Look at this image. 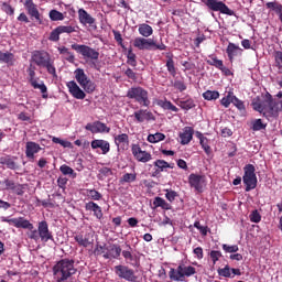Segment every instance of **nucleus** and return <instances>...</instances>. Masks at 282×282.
Segmentation results:
<instances>
[{"label": "nucleus", "mask_w": 282, "mask_h": 282, "mask_svg": "<svg viewBox=\"0 0 282 282\" xmlns=\"http://www.w3.org/2000/svg\"><path fill=\"white\" fill-rule=\"evenodd\" d=\"M37 232L42 242L47 243L48 241H54L53 232L50 230L48 223L46 220L39 223Z\"/></svg>", "instance_id": "f8f14e48"}, {"label": "nucleus", "mask_w": 282, "mask_h": 282, "mask_svg": "<svg viewBox=\"0 0 282 282\" xmlns=\"http://www.w3.org/2000/svg\"><path fill=\"white\" fill-rule=\"evenodd\" d=\"M220 94L217 90H207L203 93L204 100H218Z\"/></svg>", "instance_id": "79ce46f5"}, {"label": "nucleus", "mask_w": 282, "mask_h": 282, "mask_svg": "<svg viewBox=\"0 0 282 282\" xmlns=\"http://www.w3.org/2000/svg\"><path fill=\"white\" fill-rule=\"evenodd\" d=\"M2 221L14 226V228H23L24 230H33V224L30 220L25 219L24 217L11 218V219L3 217Z\"/></svg>", "instance_id": "ddd939ff"}, {"label": "nucleus", "mask_w": 282, "mask_h": 282, "mask_svg": "<svg viewBox=\"0 0 282 282\" xmlns=\"http://www.w3.org/2000/svg\"><path fill=\"white\" fill-rule=\"evenodd\" d=\"M35 70H36V68L33 65H30V67L26 70L28 74H29L28 80H29L30 84L40 79L39 77H36Z\"/></svg>", "instance_id": "6e6d98bb"}, {"label": "nucleus", "mask_w": 282, "mask_h": 282, "mask_svg": "<svg viewBox=\"0 0 282 282\" xmlns=\"http://www.w3.org/2000/svg\"><path fill=\"white\" fill-rule=\"evenodd\" d=\"M223 250L226 253H237L239 251V246H237V245L229 246L227 243H224L223 245Z\"/></svg>", "instance_id": "052dcab7"}, {"label": "nucleus", "mask_w": 282, "mask_h": 282, "mask_svg": "<svg viewBox=\"0 0 282 282\" xmlns=\"http://www.w3.org/2000/svg\"><path fill=\"white\" fill-rule=\"evenodd\" d=\"M129 100H134L141 107H150L149 91L141 86L131 87L127 91Z\"/></svg>", "instance_id": "20e7f679"}, {"label": "nucleus", "mask_w": 282, "mask_h": 282, "mask_svg": "<svg viewBox=\"0 0 282 282\" xmlns=\"http://www.w3.org/2000/svg\"><path fill=\"white\" fill-rule=\"evenodd\" d=\"M232 105L240 111L246 112V104L242 100L237 98V96H232Z\"/></svg>", "instance_id": "8fccbe9b"}, {"label": "nucleus", "mask_w": 282, "mask_h": 282, "mask_svg": "<svg viewBox=\"0 0 282 282\" xmlns=\"http://www.w3.org/2000/svg\"><path fill=\"white\" fill-rule=\"evenodd\" d=\"M50 19L53 22L64 21L65 20V15H64L63 12H61V11H58L56 9H53L50 12Z\"/></svg>", "instance_id": "58836bf2"}, {"label": "nucleus", "mask_w": 282, "mask_h": 282, "mask_svg": "<svg viewBox=\"0 0 282 282\" xmlns=\"http://www.w3.org/2000/svg\"><path fill=\"white\" fill-rule=\"evenodd\" d=\"M204 180H205V177L202 175L191 174L188 176V184L191 187L195 188V191L202 192Z\"/></svg>", "instance_id": "b1692460"}, {"label": "nucleus", "mask_w": 282, "mask_h": 282, "mask_svg": "<svg viewBox=\"0 0 282 282\" xmlns=\"http://www.w3.org/2000/svg\"><path fill=\"white\" fill-rule=\"evenodd\" d=\"M69 94L76 98V100H85L86 93L77 85L76 82L72 80L66 84Z\"/></svg>", "instance_id": "a211bd4d"}, {"label": "nucleus", "mask_w": 282, "mask_h": 282, "mask_svg": "<svg viewBox=\"0 0 282 282\" xmlns=\"http://www.w3.org/2000/svg\"><path fill=\"white\" fill-rule=\"evenodd\" d=\"M137 180V174L134 173V174H129V173H127V174H124L122 177H121V180H120V182L121 183H132V182H134Z\"/></svg>", "instance_id": "0e129e2a"}, {"label": "nucleus", "mask_w": 282, "mask_h": 282, "mask_svg": "<svg viewBox=\"0 0 282 282\" xmlns=\"http://www.w3.org/2000/svg\"><path fill=\"white\" fill-rule=\"evenodd\" d=\"M31 59L40 67H44L50 61H52L50 54L44 51H35L32 54Z\"/></svg>", "instance_id": "f3484780"}, {"label": "nucleus", "mask_w": 282, "mask_h": 282, "mask_svg": "<svg viewBox=\"0 0 282 282\" xmlns=\"http://www.w3.org/2000/svg\"><path fill=\"white\" fill-rule=\"evenodd\" d=\"M138 31H139V34L142 35L145 39L150 37L153 34V29L148 23L139 24Z\"/></svg>", "instance_id": "2f4dec72"}, {"label": "nucleus", "mask_w": 282, "mask_h": 282, "mask_svg": "<svg viewBox=\"0 0 282 282\" xmlns=\"http://www.w3.org/2000/svg\"><path fill=\"white\" fill-rule=\"evenodd\" d=\"M59 34H72L76 32V26L74 25H57Z\"/></svg>", "instance_id": "09e8293b"}, {"label": "nucleus", "mask_w": 282, "mask_h": 282, "mask_svg": "<svg viewBox=\"0 0 282 282\" xmlns=\"http://www.w3.org/2000/svg\"><path fill=\"white\" fill-rule=\"evenodd\" d=\"M70 48L82 55L84 59L89 61L91 67H97L100 57L99 51L87 46V44H70Z\"/></svg>", "instance_id": "f03ea898"}, {"label": "nucleus", "mask_w": 282, "mask_h": 282, "mask_svg": "<svg viewBox=\"0 0 282 282\" xmlns=\"http://www.w3.org/2000/svg\"><path fill=\"white\" fill-rule=\"evenodd\" d=\"M178 107L183 108L185 111H189V109H194L196 104L194 99L187 98L178 101Z\"/></svg>", "instance_id": "c9c22d12"}, {"label": "nucleus", "mask_w": 282, "mask_h": 282, "mask_svg": "<svg viewBox=\"0 0 282 282\" xmlns=\"http://www.w3.org/2000/svg\"><path fill=\"white\" fill-rule=\"evenodd\" d=\"M74 76L76 82L86 93L93 94L96 90L97 85L91 79H89L83 68H76L74 70Z\"/></svg>", "instance_id": "39448f33"}, {"label": "nucleus", "mask_w": 282, "mask_h": 282, "mask_svg": "<svg viewBox=\"0 0 282 282\" xmlns=\"http://www.w3.org/2000/svg\"><path fill=\"white\" fill-rule=\"evenodd\" d=\"M158 107H161L162 109H166L169 111H172L174 113L178 112V108L173 105L171 101H169L166 98L164 99H156Z\"/></svg>", "instance_id": "7c9ffc66"}, {"label": "nucleus", "mask_w": 282, "mask_h": 282, "mask_svg": "<svg viewBox=\"0 0 282 282\" xmlns=\"http://www.w3.org/2000/svg\"><path fill=\"white\" fill-rule=\"evenodd\" d=\"M217 273L223 278H235V275L231 274V267L229 264H226L224 268H218Z\"/></svg>", "instance_id": "a19ab883"}, {"label": "nucleus", "mask_w": 282, "mask_h": 282, "mask_svg": "<svg viewBox=\"0 0 282 282\" xmlns=\"http://www.w3.org/2000/svg\"><path fill=\"white\" fill-rule=\"evenodd\" d=\"M75 259L64 258L53 264V278L55 282H69L77 274Z\"/></svg>", "instance_id": "f257e3e1"}, {"label": "nucleus", "mask_w": 282, "mask_h": 282, "mask_svg": "<svg viewBox=\"0 0 282 282\" xmlns=\"http://www.w3.org/2000/svg\"><path fill=\"white\" fill-rule=\"evenodd\" d=\"M209 59H206V63L209 65V66H214L216 67L217 69H220V67H223L224 65V61L221 59H218V57L216 55H209L208 56Z\"/></svg>", "instance_id": "e433bc0d"}, {"label": "nucleus", "mask_w": 282, "mask_h": 282, "mask_svg": "<svg viewBox=\"0 0 282 282\" xmlns=\"http://www.w3.org/2000/svg\"><path fill=\"white\" fill-rule=\"evenodd\" d=\"M43 67L46 68L47 72L52 74L54 77H56V68L54 67L52 59L47 64H45Z\"/></svg>", "instance_id": "69168bd1"}, {"label": "nucleus", "mask_w": 282, "mask_h": 282, "mask_svg": "<svg viewBox=\"0 0 282 282\" xmlns=\"http://www.w3.org/2000/svg\"><path fill=\"white\" fill-rule=\"evenodd\" d=\"M74 240L82 248H89L95 242L94 236L90 232H78L74 236Z\"/></svg>", "instance_id": "4468645a"}, {"label": "nucleus", "mask_w": 282, "mask_h": 282, "mask_svg": "<svg viewBox=\"0 0 282 282\" xmlns=\"http://www.w3.org/2000/svg\"><path fill=\"white\" fill-rule=\"evenodd\" d=\"M166 58H167V61H166V67H167V70H169V73L173 76V77H175L176 75H177V70H176V67H175V62H174V55L173 54H167L166 55Z\"/></svg>", "instance_id": "473e14b6"}, {"label": "nucleus", "mask_w": 282, "mask_h": 282, "mask_svg": "<svg viewBox=\"0 0 282 282\" xmlns=\"http://www.w3.org/2000/svg\"><path fill=\"white\" fill-rule=\"evenodd\" d=\"M245 175L242 177V182L246 185V192H250L251 189H254L257 187V176H256V167L254 165H251V163H248L243 167Z\"/></svg>", "instance_id": "6e6552de"}, {"label": "nucleus", "mask_w": 282, "mask_h": 282, "mask_svg": "<svg viewBox=\"0 0 282 282\" xmlns=\"http://www.w3.org/2000/svg\"><path fill=\"white\" fill-rule=\"evenodd\" d=\"M96 132L98 133H110L111 128L108 127L105 122L96 121Z\"/></svg>", "instance_id": "a18cd8bd"}, {"label": "nucleus", "mask_w": 282, "mask_h": 282, "mask_svg": "<svg viewBox=\"0 0 282 282\" xmlns=\"http://www.w3.org/2000/svg\"><path fill=\"white\" fill-rule=\"evenodd\" d=\"M85 209L86 210H89V212H93L94 213V216L97 218V219H102L104 218V212H102V208L94 203V202H89V203H86L85 204Z\"/></svg>", "instance_id": "bb28decb"}, {"label": "nucleus", "mask_w": 282, "mask_h": 282, "mask_svg": "<svg viewBox=\"0 0 282 282\" xmlns=\"http://www.w3.org/2000/svg\"><path fill=\"white\" fill-rule=\"evenodd\" d=\"M8 64V65H13L14 63V55L10 52L3 53L0 51V64Z\"/></svg>", "instance_id": "72a5a7b5"}, {"label": "nucleus", "mask_w": 282, "mask_h": 282, "mask_svg": "<svg viewBox=\"0 0 282 282\" xmlns=\"http://www.w3.org/2000/svg\"><path fill=\"white\" fill-rule=\"evenodd\" d=\"M29 230H30V232H28L29 239L37 242L41 239L39 229H34V225H33V229H29Z\"/></svg>", "instance_id": "13d9d810"}, {"label": "nucleus", "mask_w": 282, "mask_h": 282, "mask_svg": "<svg viewBox=\"0 0 282 282\" xmlns=\"http://www.w3.org/2000/svg\"><path fill=\"white\" fill-rule=\"evenodd\" d=\"M133 46L140 51H151V50H159L165 51L166 46L161 42V44H156L154 40H147V37H134Z\"/></svg>", "instance_id": "423d86ee"}, {"label": "nucleus", "mask_w": 282, "mask_h": 282, "mask_svg": "<svg viewBox=\"0 0 282 282\" xmlns=\"http://www.w3.org/2000/svg\"><path fill=\"white\" fill-rule=\"evenodd\" d=\"M42 150V147L34 142V141H28L25 145V155L30 161L35 160V154H37Z\"/></svg>", "instance_id": "aec40b11"}, {"label": "nucleus", "mask_w": 282, "mask_h": 282, "mask_svg": "<svg viewBox=\"0 0 282 282\" xmlns=\"http://www.w3.org/2000/svg\"><path fill=\"white\" fill-rule=\"evenodd\" d=\"M267 9L274 11L279 17L282 14V4L278 1L267 2Z\"/></svg>", "instance_id": "4c0bfd02"}, {"label": "nucleus", "mask_w": 282, "mask_h": 282, "mask_svg": "<svg viewBox=\"0 0 282 282\" xmlns=\"http://www.w3.org/2000/svg\"><path fill=\"white\" fill-rule=\"evenodd\" d=\"M196 268L193 265L178 264L176 269L171 268L169 275L174 282H184L185 278H191L196 274Z\"/></svg>", "instance_id": "7ed1b4c3"}, {"label": "nucleus", "mask_w": 282, "mask_h": 282, "mask_svg": "<svg viewBox=\"0 0 282 282\" xmlns=\"http://www.w3.org/2000/svg\"><path fill=\"white\" fill-rule=\"evenodd\" d=\"M133 117L138 123H143L144 121H154L155 117L148 109H139L134 111Z\"/></svg>", "instance_id": "412c9836"}, {"label": "nucleus", "mask_w": 282, "mask_h": 282, "mask_svg": "<svg viewBox=\"0 0 282 282\" xmlns=\"http://www.w3.org/2000/svg\"><path fill=\"white\" fill-rule=\"evenodd\" d=\"M112 32H113L115 41L118 43V45H120L123 50H127L123 44L122 34L120 33V31L113 30Z\"/></svg>", "instance_id": "680f3d73"}, {"label": "nucleus", "mask_w": 282, "mask_h": 282, "mask_svg": "<svg viewBox=\"0 0 282 282\" xmlns=\"http://www.w3.org/2000/svg\"><path fill=\"white\" fill-rule=\"evenodd\" d=\"M17 156H11L9 154L0 156V164L7 166V169L17 171L19 169L18 163H15Z\"/></svg>", "instance_id": "393cba45"}, {"label": "nucleus", "mask_w": 282, "mask_h": 282, "mask_svg": "<svg viewBox=\"0 0 282 282\" xmlns=\"http://www.w3.org/2000/svg\"><path fill=\"white\" fill-rule=\"evenodd\" d=\"M164 140H165V134L162 133V132H156L154 134H149V137H148V141L150 143H153V144L162 142Z\"/></svg>", "instance_id": "ea45409f"}, {"label": "nucleus", "mask_w": 282, "mask_h": 282, "mask_svg": "<svg viewBox=\"0 0 282 282\" xmlns=\"http://www.w3.org/2000/svg\"><path fill=\"white\" fill-rule=\"evenodd\" d=\"M250 220L252 221V224H259V221L261 220V216L258 213V210H253L250 215Z\"/></svg>", "instance_id": "338daca9"}, {"label": "nucleus", "mask_w": 282, "mask_h": 282, "mask_svg": "<svg viewBox=\"0 0 282 282\" xmlns=\"http://www.w3.org/2000/svg\"><path fill=\"white\" fill-rule=\"evenodd\" d=\"M274 61H275V66L279 69V73L282 74V52L281 51L274 52Z\"/></svg>", "instance_id": "603ef678"}, {"label": "nucleus", "mask_w": 282, "mask_h": 282, "mask_svg": "<svg viewBox=\"0 0 282 282\" xmlns=\"http://www.w3.org/2000/svg\"><path fill=\"white\" fill-rule=\"evenodd\" d=\"M234 97H235V95L232 91L228 93L226 97L220 99V105H223V107L228 109L230 107V105L234 102L232 101Z\"/></svg>", "instance_id": "c03bdc74"}, {"label": "nucleus", "mask_w": 282, "mask_h": 282, "mask_svg": "<svg viewBox=\"0 0 282 282\" xmlns=\"http://www.w3.org/2000/svg\"><path fill=\"white\" fill-rule=\"evenodd\" d=\"M108 251V245H96L94 249V254L99 257V256H106Z\"/></svg>", "instance_id": "3c124183"}, {"label": "nucleus", "mask_w": 282, "mask_h": 282, "mask_svg": "<svg viewBox=\"0 0 282 282\" xmlns=\"http://www.w3.org/2000/svg\"><path fill=\"white\" fill-rule=\"evenodd\" d=\"M59 39H61V31L58 30V26H57V28L53 29V31L51 32L48 40L51 42L56 43L59 41Z\"/></svg>", "instance_id": "bf43d9fd"}, {"label": "nucleus", "mask_w": 282, "mask_h": 282, "mask_svg": "<svg viewBox=\"0 0 282 282\" xmlns=\"http://www.w3.org/2000/svg\"><path fill=\"white\" fill-rule=\"evenodd\" d=\"M30 84L34 89H40L42 93L43 99L47 100L48 98L47 86L44 84L43 80H40L39 78L36 80L31 82Z\"/></svg>", "instance_id": "c756f323"}, {"label": "nucleus", "mask_w": 282, "mask_h": 282, "mask_svg": "<svg viewBox=\"0 0 282 282\" xmlns=\"http://www.w3.org/2000/svg\"><path fill=\"white\" fill-rule=\"evenodd\" d=\"M127 58H128L127 63H128L130 66H132V67H135V66H137V59H135L137 56H135V54L132 52V48H131V47L128 50Z\"/></svg>", "instance_id": "864d4df0"}, {"label": "nucleus", "mask_w": 282, "mask_h": 282, "mask_svg": "<svg viewBox=\"0 0 282 282\" xmlns=\"http://www.w3.org/2000/svg\"><path fill=\"white\" fill-rule=\"evenodd\" d=\"M87 196L93 199V200H100L102 199V194H100L98 191L96 189H87Z\"/></svg>", "instance_id": "5fc2aeb1"}, {"label": "nucleus", "mask_w": 282, "mask_h": 282, "mask_svg": "<svg viewBox=\"0 0 282 282\" xmlns=\"http://www.w3.org/2000/svg\"><path fill=\"white\" fill-rule=\"evenodd\" d=\"M154 165V172L152 173L153 177H158L162 172H165L167 166H170V163L167 161H163V159H158L153 163Z\"/></svg>", "instance_id": "cd10ccee"}, {"label": "nucleus", "mask_w": 282, "mask_h": 282, "mask_svg": "<svg viewBox=\"0 0 282 282\" xmlns=\"http://www.w3.org/2000/svg\"><path fill=\"white\" fill-rule=\"evenodd\" d=\"M68 183V178L59 176V178H57V186H59V188L62 189H66V185Z\"/></svg>", "instance_id": "774afa93"}, {"label": "nucleus", "mask_w": 282, "mask_h": 282, "mask_svg": "<svg viewBox=\"0 0 282 282\" xmlns=\"http://www.w3.org/2000/svg\"><path fill=\"white\" fill-rule=\"evenodd\" d=\"M226 53L229 62L234 63L235 56H241L243 54V50L241 48V46H237V44H235L234 42H229L226 48Z\"/></svg>", "instance_id": "4be33fe9"}, {"label": "nucleus", "mask_w": 282, "mask_h": 282, "mask_svg": "<svg viewBox=\"0 0 282 282\" xmlns=\"http://www.w3.org/2000/svg\"><path fill=\"white\" fill-rule=\"evenodd\" d=\"M52 141H53V143L59 144V145H62L64 148H70V145H72V142L62 140L58 137H53Z\"/></svg>", "instance_id": "e2e57ef3"}, {"label": "nucleus", "mask_w": 282, "mask_h": 282, "mask_svg": "<svg viewBox=\"0 0 282 282\" xmlns=\"http://www.w3.org/2000/svg\"><path fill=\"white\" fill-rule=\"evenodd\" d=\"M2 189L10 192L17 196H23L28 189V184L15 183L13 180L6 178L0 182Z\"/></svg>", "instance_id": "1a4fd4ad"}, {"label": "nucleus", "mask_w": 282, "mask_h": 282, "mask_svg": "<svg viewBox=\"0 0 282 282\" xmlns=\"http://www.w3.org/2000/svg\"><path fill=\"white\" fill-rule=\"evenodd\" d=\"M196 138L199 140V145L204 150V152L207 155L212 154V147L209 145V139L205 137L202 132L197 131L196 132Z\"/></svg>", "instance_id": "c85d7f7f"}, {"label": "nucleus", "mask_w": 282, "mask_h": 282, "mask_svg": "<svg viewBox=\"0 0 282 282\" xmlns=\"http://www.w3.org/2000/svg\"><path fill=\"white\" fill-rule=\"evenodd\" d=\"M57 51L62 55H65V57H64L65 61H67L68 63H75V55H74V53L69 52L67 46H59V48H57Z\"/></svg>", "instance_id": "f704fd0d"}, {"label": "nucleus", "mask_w": 282, "mask_h": 282, "mask_svg": "<svg viewBox=\"0 0 282 282\" xmlns=\"http://www.w3.org/2000/svg\"><path fill=\"white\" fill-rule=\"evenodd\" d=\"M116 145L120 147V144H129V135L127 133H121L115 137Z\"/></svg>", "instance_id": "37998d69"}, {"label": "nucleus", "mask_w": 282, "mask_h": 282, "mask_svg": "<svg viewBox=\"0 0 282 282\" xmlns=\"http://www.w3.org/2000/svg\"><path fill=\"white\" fill-rule=\"evenodd\" d=\"M120 254H122V248L118 243H109L107 246V251L104 254V259L106 260H117L120 258Z\"/></svg>", "instance_id": "dca6fc26"}, {"label": "nucleus", "mask_w": 282, "mask_h": 282, "mask_svg": "<svg viewBox=\"0 0 282 282\" xmlns=\"http://www.w3.org/2000/svg\"><path fill=\"white\" fill-rule=\"evenodd\" d=\"M59 172H62V174H64V175L72 176V178L77 177L75 170H73V167H69V165H59Z\"/></svg>", "instance_id": "49530a36"}, {"label": "nucleus", "mask_w": 282, "mask_h": 282, "mask_svg": "<svg viewBox=\"0 0 282 282\" xmlns=\"http://www.w3.org/2000/svg\"><path fill=\"white\" fill-rule=\"evenodd\" d=\"M208 10L213 12H219L228 17H235V10H231L224 1L220 0H202Z\"/></svg>", "instance_id": "0eeeda50"}, {"label": "nucleus", "mask_w": 282, "mask_h": 282, "mask_svg": "<svg viewBox=\"0 0 282 282\" xmlns=\"http://www.w3.org/2000/svg\"><path fill=\"white\" fill-rule=\"evenodd\" d=\"M131 151L138 162L148 163L152 160V154L142 150L139 144H133Z\"/></svg>", "instance_id": "2eb2a0df"}, {"label": "nucleus", "mask_w": 282, "mask_h": 282, "mask_svg": "<svg viewBox=\"0 0 282 282\" xmlns=\"http://www.w3.org/2000/svg\"><path fill=\"white\" fill-rule=\"evenodd\" d=\"M209 257L213 261V264L215 265L219 261V258H223V252L219 250H212Z\"/></svg>", "instance_id": "4d7b16f0"}, {"label": "nucleus", "mask_w": 282, "mask_h": 282, "mask_svg": "<svg viewBox=\"0 0 282 282\" xmlns=\"http://www.w3.org/2000/svg\"><path fill=\"white\" fill-rule=\"evenodd\" d=\"M193 137H194V129L192 127H185V129H183V132L178 134V138H181L182 145L189 144L191 141L193 140Z\"/></svg>", "instance_id": "a878e982"}, {"label": "nucleus", "mask_w": 282, "mask_h": 282, "mask_svg": "<svg viewBox=\"0 0 282 282\" xmlns=\"http://www.w3.org/2000/svg\"><path fill=\"white\" fill-rule=\"evenodd\" d=\"M24 8L28 11V14L35 19L37 22H41V14L39 12V9L36 4L33 2V0H25Z\"/></svg>", "instance_id": "5701e85b"}, {"label": "nucleus", "mask_w": 282, "mask_h": 282, "mask_svg": "<svg viewBox=\"0 0 282 282\" xmlns=\"http://www.w3.org/2000/svg\"><path fill=\"white\" fill-rule=\"evenodd\" d=\"M90 147L93 150L100 149L102 154L106 155L111 151V144L109 141L104 139H95L90 142Z\"/></svg>", "instance_id": "6ab92c4d"}, {"label": "nucleus", "mask_w": 282, "mask_h": 282, "mask_svg": "<svg viewBox=\"0 0 282 282\" xmlns=\"http://www.w3.org/2000/svg\"><path fill=\"white\" fill-rule=\"evenodd\" d=\"M251 124H252L251 129H252V131H254V132L264 130V129L267 128V124H264L261 119H256V120H253V121L251 122Z\"/></svg>", "instance_id": "de8ad7c7"}, {"label": "nucleus", "mask_w": 282, "mask_h": 282, "mask_svg": "<svg viewBox=\"0 0 282 282\" xmlns=\"http://www.w3.org/2000/svg\"><path fill=\"white\" fill-rule=\"evenodd\" d=\"M115 274L120 279L127 282H137L138 276L134 273V270L124 264H117L113 268Z\"/></svg>", "instance_id": "9d476101"}, {"label": "nucleus", "mask_w": 282, "mask_h": 282, "mask_svg": "<svg viewBox=\"0 0 282 282\" xmlns=\"http://www.w3.org/2000/svg\"><path fill=\"white\" fill-rule=\"evenodd\" d=\"M78 14V22L83 25V26H89L94 30L97 29V20L96 18H94L90 13H88L87 10H85L84 8L78 9L77 11Z\"/></svg>", "instance_id": "9b49d317"}]
</instances>
